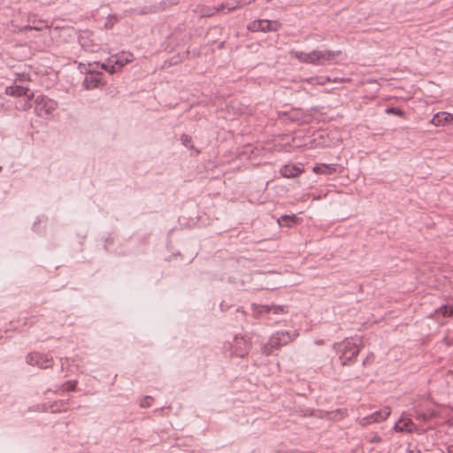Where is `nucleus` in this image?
Segmentation results:
<instances>
[{"instance_id": "obj_26", "label": "nucleus", "mask_w": 453, "mask_h": 453, "mask_svg": "<svg viewBox=\"0 0 453 453\" xmlns=\"http://www.w3.org/2000/svg\"><path fill=\"white\" fill-rule=\"evenodd\" d=\"M386 112L388 114H393L401 118L404 117V111L397 107H388L386 109Z\"/></svg>"}, {"instance_id": "obj_7", "label": "nucleus", "mask_w": 453, "mask_h": 453, "mask_svg": "<svg viewBox=\"0 0 453 453\" xmlns=\"http://www.w3.org/2000/svg\"><path fill=\"white\" fill-rule=\"evenodd\" d=\"M103 73L97 71H88L83 80L82 86L89 90L103 86Z\"/></svg>"}, {"instance_id": "obj_25", "label": "nucleus", "mask_w": 453, "mask_h": 453, "mask_svg": "<svg viewBox=\"0 0 453 453\" xmlns=\"http://www.w3.org/2000/svg\"><path fill=\"white\" fill-rule=\"evenodd\" d=\"M279 349L274 344H271V339H269L268 342L265 343L262 348V353L265 356H269L273 353V350Z\"/></svg>"}, {"instance_id": "obj_18", "label": "nucleus", "mask_w": 453, "mask_h": 453, "mask_svg": "<svg viewBox=\"0 0 453 453\" xmlns=\"http://www.w3.org/2000/svg\"><path fill=\"white\" fill-rule=\"evenodd\" d=\"M259 312L263 313H274L279 314L281 312H285V306L280 305H263L260 307Z\"/></svg>"}, {"instance_id": "obj_4", "label": "nucleus", "mask_w": 453, "mask_h": 453, "mask_svg": "<svg viewBox=\"0 0 453 453\" xmlns=\"http://www.w3.org/2000/svg\"><path fill=\"white\" fill-rule=\"evenodd\" d=\"M35 103V111L42 117L51 114L58 108L57 101L48 98L43 95L37 96Z\"/></svg>"}, {"instance_id": "obj_15", "label": "nucleus", "mask_w": 453, "mask_h": 453, "mask_svg": "<svg viewBox=\"0 0 453 453\" xmlns=\"http://www.w3.org/2000/svg\"><path fill=\"white\" fill-rule=\"evenodd\" d=\"M267 26L266 19H257L250 23L247 27L252 32H268Z\"/></svg>"}, {"instance_id": "obj_1", "label": "nucleus", "mask_w": 453, "mask_h": 453, "mask_svg": "<svg viewBox=\"0 0 453 453\" xmlns=\"http://www.w3.org/2000/svg\"><path fill=\"white\" fill-rule=\"evenodd\" d=\"M291 55L302 63L314 65H324L327 63H335L337 58L342 55L341 50H314L311 52L292 50Z\"/></svg>"}, {"instance_id": "obj_8", "label": "nucleus", "mask_w": 453, "mask_h": 453, "mask_svg": "<svg viewBox=\"0 0 453 453\" xmlns=\"http://www.w3.org/2000/svg\"><path fill=\"white\" fill-rule=\"evenodd\" d=\"M297 335L298 334L296 332L291 334L288 331H279L270 338L271 344H274V346L280 349L281 346L287 345L288 342H292Z\"/></svg>"}, {"instance_id": "obj_9", "label": "nucleus", "mask_w": 453, "mask_h": 453, "mask_svg": "<svg viewBox=\"0 0 453 453\" xmlns=\"http://www.w3.org/2000/svg\"><path fill=\"white\" fill-rule=\"evenodd\" d=\"M5 93L8 96H26L28 101H30L34 97V92L31 91L27 87L18 85L17 81L12 86H9L5 88Z\"/></svg>"}, {"instance_id": "obj_27", "label": "nucleus", "mask_w": 453, "mask_h": 453, "mask_svg": "<svg viewBox=\"0 0 453 453\" xmlns=\"http://www.w3.org/2000/svg\"><path fill=\"white\" fill-rule=\"evenodd\" d=\"M180 141H181L182 145H184L185 147H187L188 149H193L194 148V146L192 144V138H191V136H189L188 134H182L181 137H180Z\"/></svg>"}, {"instance_id": "obj_23", "label": "nucleus", "mask_w": 453, "mask_h": 453, "mask_svg": "<svg viewBox=\"0 0 453 453\" xmlns=\"http://www.w3.org/2000/svg\"><path fill=\"white\" fill-rule=\"evenodd\" d=\"M119 21V18L117 15L115 14H110L107 19H106V21L104 23V27L106 29H111L113 27V26Z\"/></svg>"}, {"instance_id": "obj_13", "label": "nucleus", "mask_w": 453, "mask_h": 453, "mask_svg": "<svg viewBox=\"0 0 453 453\" xmlns=\"http://www.w3.org/2000/svg\"><path fill=\"white\" fill-rule=\"evenodd\" d=\"M111 58H113L117 68L120 70L125 65L133 60V54L123 53L121 56H112Z\"/></svg>"}, {"instance_id": "obj_3", "label": "nucleus", "mask_w": 453, "mask_h": 453, "mask_svg": "<svg viewBox=\"0 0 453 453\" xmlns=\"http://www.w3.org/2000/svg\"><path fill=\"white\" fill-rule=\"evenodd\" d=\"M230 348L232 355L238 357H244L248 355L251 348L250 339L247 338V336L236 335L233 342L230 343Z\"/></svg>"}, {"instance_id": "obj_34", "label": "nucleus", "mask_w": 453, "mask_h": 453, "mask_svg": "<svg viewBox=\"0 0 453 453\" xmlns=\"http://www.w3.org/2000/svg\"><path fill=\"white\" fill-rule=\"evenodd\" d=\"M315 343H316L317 345H321V344H323V343H324V340H317V341H315Z\"/></svg>"}, {"instance_id": "obj_35", "label": "nucleus", "mask_w": 453, "mask_h": 453, "mask_svg": "<svg viewBox=\"0 0 453 453\" xmlns=\"http://www.w3.org/2000/svg\"><path fill=\"white\" fill-rule=\"evenodd\" d=\"M235 8H236L235 6L229 7V8H228V12L234 11Z\"/></svg>"}, {"instance_id": "obj_22", "label": "nucleus", "mask_w": 453, "mask_h": 453, "mask_svg": "<svg viewBox=\"0 0 453 453\" xmlns=\"http://www.w3.org/2000/svg\"><path fill=\"white\" fill-rule=\"evenodd\" d=\"M435 416H436V413L434 411H429L427 412H418L416 415V419L418 421L426 422Z\"/></svg>"}, {"instance_id": "obj_28", "label": "nucleus", "mask_w": 453, "mask_h": 453, "mask_svg": "<svg viewBox=\"0 0 453 453\" xmlns=\"http://www.w3.org/2000/svg\"><path fill=\"white\" fill-rule=\"evenodd\" d=\"M153 398L150 395L144 396L140 402L141 408H148L152 405Z\"/></svg>"}, {"instance_id": "obj_2", "label": "nucleus", "mask_w": 453, "mask_h": 453, "mask_svg": "<svg viewBox=\"0 0 453 453\" xmlns=\"http://www.w3.org/2000/svg\"><path fill=\"white\" fill-rule=\"evenodd\" d=\"M334 349L340 353V359L342 365L353 364L360 352L359 347L349 340L334 344Z\"/></svg>"}, {"instance_id": "obj_17", "label": "nucleus", "mask_w": 453, "mask_h": 453, "mask_svg": "<svg viewBox=\"0 0 453 453\" xmlns=\"http://www.w3.org/2000/svg\"><path fill=\"white\" fill-rule=\"evenodd\" d=\"M179 4L178 0H162L159 3L153 4V7L156 9V13L165 11L170 6H173Z\"/></svg>"}, {"instance_id": "obj_21", "label": "nucleus", "mask_w": 453, "mask_h": 453, "mask_svg": "<svg viewBox=\"0 0 453 453\" xmlns=\"http://www.w3.org/2000/svg\"><path fill=\"white\" fill-rule=\"evenodd\" d=\"M134 13L139 14V15H146L149 13H156V9L152 5H146L142 7H138L136 9L133 10Z\"/></svg>"}, {"instance_id": "obj_29", "label": "nucleus", "mask_w": 453, "mask_h": 453, "mask_svg": "<svg viewBox=\"0 0 453 453\" xmlns=\"http://www.w3.org/2000/svg\"><path fill=\"white\" fill-rule=\"evenodd\" d=\"M63 389L67 392L75 391L76 381L69 380L63 384Z\"/></svg>"}, {"instance_id": "obj_16", "label": "nucleus", "mask_w": 453, "mask_h": 453, "mask_svg": "<svg viewBox=\"0 0 453 453\" xmlns=\"http://www.w3.org/2000/svg\"><path fill=\"white\" fill-rule=\"evenodd\" d=\"M336 169L334 165L318 164L313 167V172L317 174L329 175L335 173Z\"/></svg>"}, {"instance_id": "obj_19", "label": "nucleus", "mask_w": 453, "mask_h": 453, "mask_svg": "<svg viewBox=\"0 0 453 453\" xmlns=\"http://www.w3.org/2000/svg\"><path fill=\"white\" fill-rule=\"evenodd\" d=\"M101 68L111 74L119 71L111 57L108 58L106 62L101 65Z\"/></svg>"}, {"instance_id": "obj_30", "label": "nucleus", "mask_w": 453, "mask_h": 453, "mask_svg": "<svg viewBox=\"0 0 453 453\" xmlns=\"http://www.w3.org/2000/svg\"><path fill=\"white\" fill-rule=\"evenodd\" d=\"M371 442L372 443H378L381 441V438L379 435H374L371 440Z\"/></svg>"}, {"instance_id": "obj_24", "label": "nucleus", "mask_w": 453, "mask_h": 453, "mask_svg": "<svg viewBox=\"0 0 453 453\" xmlns=\"http://www.w3.org/2000/svg\"><path fill=\"white\" fill-rule=\"evenodd\" d=\"M267 31L269 32H276L281 27V23L278 20H267L266 19Z\"/></svg>"}, {"instance_id": "obj_10", "label": "nucleus", "mask_w": 453, "mask_h": 453, "mask_svg": "<svg viewBox=\"0 0 453 453\" xmlns=\"http://www.w3.org/2000/svg\"><path fill=\"white\" fill-rule=\"evenodd\" d=\"M416 425L411 418H400L394 426V429L399 433H413L416 430Z\"/></svg>"}, {"instance_id": "obj_14", "label": "nucleus", "mask_w": 453, "mask_h": 453, "mask_svg": "<svg viewBox=\"0 0 453 453\" xmlns=\"http://www.w3.org/2000/svg\"><path fill=\"white\" fill-rule=\"evenodd\" d=\"M302 170L296 165H284L280 169V174L285 178H294L299 175Z\"/></svg>"}, {"instance_id": "obj_33", "label": "nucleus", "mask_w": 453, "mask_h": 453, "mask_svg": "<svg viewBox=\"0 0 453 453\" xmlns=\"http://www.w3.org/2000/svg\"><path fill=\"white\" fill-rule=\"evenodd\" d=\"M223 8H224V4H220L217 8H215V11L219 12V11L223 10Z\"/></svg>"}, {"instance_id": "obj_36", "label": "nucleus", "mask_w": 453, "mask_h": 453, "mask_svg": "<svg viewBox=\"0 0 453 453\" xmlns=\"http://www.w3.org/2000/svg\"><path fill=\"white\" fill-rule=\"evenodd\" d=\"M29 28H30V29H36V30H38V28H37V27H30Z\"/></svg>"}, {"instance_id": "obj_12", "label": "nucleus", "mask_w": 453, "mask_h": 453, "mask_svg": "<svg viewBox=\"0 0 453 453\" xmlns=\"http://www.w3.org/2000/svg\"><path fill=\"white\" fill-rule=\"evenodd\" d=\"M277 221L281 227H292L300 222V219L295 215H282Z\"/></svg>"}, {"instance_id": "obj_31", "label": "nucleus", "mask_w": 453, "mask_h": 453, "mask_svg": "<svg viewBox=\"0 0 453 453\" xmlns=\"http://www.w3.org/2000/svg\"><path fill=\"white\" fill-rule=\"evenodd\" d=\"M214 14V12H211L210 10H207V11H203V16H207V17H210L211 15Z\"/></svg>"}, {"instance_id": "obj_20", "label": "nucleus", "mask_w": 453, "mask_h": 453, "mask_svg": "<svg viewBox=\"0 0 453 453\" xmlns=\"http://www.w3.org/2000/svg\"><path fill=\"white\" fill-rule=\"evenodd\" d=\"M436 312L444 318H449L453 315V307L451 304H444L439 307Z\"/></svg>"}, {"instance_id": "obj_11", "label": "nucleus", "mask_w": 453, "mask_h": 453, "mask_svg": "<svg viewBox=\"0 0 453 453\" xmlns=\"http://www.w3.org/2000/svg\"><path fill=\"white\" fill-rule=\"evenodd\" d=\"M453 122V114H449L445 111L437 112L432 118L430 123L436 126H444Z\"/></svg>"}, {"instance_id": "obj_38", "label": "nucleus", "mask_w": 453, "mask_h": 453, "mask_svg": "<svg viewBox=\"0 0 453 453\" xmlns=\"http://www.w3.org/2000/svg\"><path fill=\"white\" fill-rule=\"evenodd\" d=\"M451 306L453 307V303L451 304Z\"/></svg>"}, {"instance_id": "obj_32", "label": "nucleus", "mask_w": 453, "mask_h": 453, "mask_svg": "<svg viewBox=\"0 0 453 453\" xmlns=\"http://www.w3.org/2000/svg\"><path fill=\"white\" fill-rule=\"evenodd\" d=\"M448 453H453V445H449L447 447Z\"/></svg>"}, {"instance_id": "obj_37", "label": "nucleus", "mask_w": 453, "mask_h": 453, "mask_svg": "<svg viewBox=\"0 0 453 453\" xmlns=\"http://www.w3.org/2000/svg\"><path fill=\"white\" fill-rule=\"evenodd\" d=\"M2 170V166H0V171Z\"/></svg>"}, {"instance_id": "obj_5", "label": "nucleus", "mask_w": 453, "mask_h": 453, "mask_svg": "<svg viewBox=\"0 0 453 453\" xmlns=\"http://www.w3.org/2000/svg\"><path fill=\"white\" fill-rule=\"evenodd\" d=\"M26 361L28 365L37 366L41 369L51 367L53 364V358L51 356L39 352L29 353L26 357Z\"/></svg>"}, {"instance_id": "obj_6", "label": "nucleus", "mask_w": 453, "mask_h": 453, "mask_svg": "<svg viewBox=\"0 0 453 453\" xmlns=\"http://www.w3.org/2000/svg\"><path fill=\"white\" fill-rule=\"evenodd\" d=\"M390 415L388 407H385L380 411L373 412L371 415L358 418L357 422L362 426H366L372 423H379L385 420Z\"/></svg>"}]
</instances>
